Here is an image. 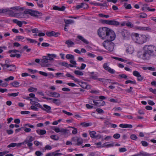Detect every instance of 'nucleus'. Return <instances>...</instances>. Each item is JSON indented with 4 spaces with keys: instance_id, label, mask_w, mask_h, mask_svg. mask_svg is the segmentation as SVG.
I'll use <instances>...</instances> for the list:
<instances>
[{
    "instance_id": "obj_1",
    "label": "nucleus",
    "mask_w": 156,
    "mask_h": 156,
    "mask_svg": "<svg viewBox=\"0 0 156 156\" xmlns=\"http://www.w3.org/2000/svg\"><path fill=\"white\" fill-rule=\"evenodd\" d=\"M27 14H30L31 16L36 17H38L42 15V13L41 12L30 9L26 10L23 12L18 13L17 17L22 18H28Z\"/></svg>"
},
{
    "instance_id": "obj_2",
    "label": "nucleus",
    "mask_w": 156,
    "mask_h": 156,
    "mask_svg": "<svg viewBox=\"0 0 156 156\" xmlns=\"http://www.w3.org/2000/svg\"><path fill=\"white\" fill-rule=\"evenodd\" d=\"M149 37V35L146 36L144 35H139V34L137 33H135L132 37L133 39L136 43L140 44H142L148 41Z\"/></svg>"
},
{
    "instance_id": "obj_3",
    "label": "nucleus",
    "mask_w": 156,
    "mask_h": 156,
    "mask_svg": "<svg viewBox=\"0 0 156 156\" xmlns=\"http://www.w3.org/2000/svg\"><path fill=\"white\" fill-rule=\"evenodd\" d=\"M109 28L104 27L100 28L98 30V34L101 39H105Z\"/></svg>"
},
{
    "instance_id": "obj_4",
    "label": "nucleus",
    "mask_w": 156,
    "mask_h": 156,
    "mask_svg": "<svg viewBox=\"0 0 156 156\" xmlns=\"http://www.w3.org/2000/svg\"><path fill=\"white\" fill-rule=\"evenodd\" d=\"M143 49L152 56H156V48L154 46L145 45L143 48Z\"/></svg>"
},
{
    "instance_id": "obj_5",
    "label": "nucleus",
    "mask_w": 156,
    "mask_h": 156,
    "mask_svg": "<svg viewBox=\"0 0 156 156\" xmlns=\"http://www.w3.org/2000/svg\"><path fill=\"white\" fill-rule=\"evenodd\" d=\"M116 37V35L115 32L109 28L107 34L105 39L106 41H112L114 40Z\"/></svg>"
},
{
    "instance_id": "obj_6",
    "label": "nucleus",
    "mask_w": 156,
    "mask_h": 156,
    "mask_svg": "<svg viewBox=\"0 0 156 156\" xmlns=\"http://www.w3.org/2000/svg\"><path fill=\"white\" fill-rule=\"evenodd\" d=\"M102 45L106 49L110 51H113L114 47V43L109 41H105L102 43Z\"/></svg>"
},
{
    "instance_id": "obj_7",
    "label": "nucleus",
    "mask_w": 156,
    "mask_h": 156,
    "mask_svg": "<svg viewBox=\"0 0 156 156\" xmlns=\"http://www.w3.org/2000/svg\"><path fill=\"white\" fill-rule=\"evenodd\" d=\"M102 22L109 25L113 26H118L120 24L119 23L115 20H102Z\"/></svg>"
},
{
    "instance_id": "obj_8",
    "label": "nucleus",
    "mask_w": 156,
    "mask_h": 156,
    "mask_svg": "<svg viewBox=\"0 0 156 156\" xmlns=\"http://www.w3.org/2000/svg\"><path fill=\"white\" fill-rule=\"evenodd\" d=\"M141 52H139L138 53V55L139 58H141L144 60H148L152 56L148 52H147L145 50H144L142 54V57L140 55Z\"/></svg>"
},
{
    "instance_id": "obj_9",
    "label": "nucleus",
    "mask_w": 156,
    "mask_h": 156,
    "mask_svg": "<svg viewBox=\"0 0 156 156\" xmlns=\"http://www.w3.org/2000/svg\"><path fill=\"white\" fill-rule=\"evenodd\" d=\"M121 33L124 39L127 38L129 36L130 33L127 30L123 29L122 30Z\"/></svg>"
},
{
    "instance_id": "obj_10",
    "label": "nucleus",
    "mask_w": 156,
    "mask_h": 156,
    "mask_svg": "<svg viewBox=\"0 0 156 156\" xmlns=\"http://www.w3.org/2000/svg\"><path fill=\"white\" fill-rule=\"evenodd\" d=\"M1 66L3 67V69H4V67L6 66L7 68H9L10 67H12L13 68L12 69H9V70L10 71H14L16 69V66L14 65H9V64H3L2 63L0 64Z\"/></svg>"
},
{
    "instance_id": "obj_11",
    "label": "nucleus",
    "mask_w": 156,
    "mask_h": 156,
    "mask_svg": "<svg viewBox=\"0 0 156 156\" xmlns=\"http://www.w3.org/2000/svg\"><path fill=\"white\" fill-rule=\"evenodd\" d=\"M93 103L95 106L100 107L104 105L105 104L104 101L102 100H99L98 101H97L96 100H93Z\"/></svg>"
},
{
    "instance_id": "obj_12",
    "label": "nucleus",
    "mask_w": 156,
    "mask_h": 156,
    "mask_svg": "<svg viewBox=\"0 0 156 156\" xmlns=\"http://www.w3.org/2000/svg\"><path fill=\"white\" fill-rule=\"evenodd\" d=\"M104 68L106 70L108 71L109 73L112 74H114L115 73V70L111 69L107 65V63H105L103 65Z\"/></svg>"
},
{
    "instance_id": "obj_13",
    "label": "nucleus",
    "mask_w": 156,
    "mask_h": 156,
    "mask_svg": "<svg viewBox=\"0 0 156 156\" xmlns=\"http://www.w3.org/2000/svg\"><path fill=\"white\" fill-rule=\"evenodd\" d=\"M79 85L83 88L87 89H90L91 88V86L87 84V83L83 82H80Z\"/></svg>"
},
{
    "instance_id": "obj_14",
    "label": "nucleus",
    "mask_w": 156,
    "mask_h": 156,
    "mask_svg": "<svg viewBox=\"0 0 156 156\" xmlns=\"http://www.w3.org/2000/svg\"><path fill=\"white\" fill-rule=\"evenodd\" d=\"M51 107L50 106L46 105H43V107L42 108V110L45 111L47 113H50L51 112Z\"/></svg>"
},
{
    "instance_id": "obj_15",
    "label": "nucleus",
    "mask_w": 156,
    "mask_h": 156,
    "mask_svg": "<svg viewBox=\"0 0 156 156\" xmlns=\"http://www.w3.org/2000/svg\"><path fill=\"white\" fill-rule=\"evenodd\" d=\"M58 64L61 66L66 67L67 68H68L69 66L71 67H76V66H74L72 64H69L65 62H60L58 63Z\"/></svg>"
},
{
    "instance_id": "obj_16",
    "label": "nucleus",
    "mask_w": 156,
    "mask_h": 156,
    "mask_svg": "<svg viewBox=\"0 0 156 156\" xmlns=\"http://www.w3.org/2000/svg\"><path fill=\"white\" fill-rule=\"evenodd\" d=\"M48 95L55 98H58L60 96L59 94L56 92H50V94H48Z\"/></svg>"
},
{
    "instance_id": "obj_17",
    "label": "nucleus",
    "mask_w": 156,
    "mask_h": 156,
    "mask_svg": "<svg viewBox=\"0 0 156 156\" xmlns=\"http://www.w3.org/2000/svg\"><path fill=\"white\" fill-rule=\"evenodd\" d=\"M151 154L149 153L141 152L139 154H134L133 156H151Z\"/></svg>"
},
{
    "instance_id": "obj_18",
    "label": "nucleus",
    "mask_w": 156,
    "mask_h": 156,
    "mask_svg": "<svg viewBox=\"0 0 156 156\" xmlns=\"http://www.w3.org/2000/svg\"><path fill=\"white\" fill-rule=\"evenodd\" d=\"M83 142V140L82 138L78 137L77 140L76 141V145H82Z\"/></svg>"
},
{
    "instance_id": "obj_19",
    "label": "nucleus",
    "mask_w": 156,
    "mask_h": 156,
    "mask_svg": "<svg viewBox=\"0 0 156 156\" xmlns=\"http://www.w3.org/2000/svg\"><path fill=\"white\" fill-rule=\"evenodd\" d=\"M77 38L79 40H81L84 43L86 44H89V42L86 39H84L83 37L81 35H78L77 36Z\"/></svg>"
},
{
    "instance_id": "obj_20",
    "label": "nucleus",
    "mask_w": 156,
    "mask_h": 156,
    "mask_svg": "<svg viewBox=\"0 0 156 156\" xmlns=\"http://www.w3.org/2000/svg\"><path fill=\"white\" fill-rule=\"evenodd\" d=\"M8 13L10 16L17 17V15H18V13H15L12 10L9 9L8 11Z\"/></svg>"
},
{
    "instance_id": "obj_21",
    "label": "nucleus",
    "mask_w": 156,
    "mask_h": 156,
    "mask_svg": "<svg viewBox=\"0 0 156 156\" xmlns=\"http://www.w3.org/2000/svg\"><path fill=\"white\" fill-rule=\"evenodd\" d=\"M66 76L70 77L71 79L73 80L75 82H79V80L78 79L75 78L74 76L70 74L69 73H66Z\"/></svg>"
},
{
    "instance_id": "obj_22",
    "label": "nucleus",
    "mask_w": 156,
    "mask_h": 156,
    "mask_svg": "<svg viewBox=\"0 0 156 156\" xmlns=\"http://www.w3.org/2000/svg\"><path fill=\"white\" fill-rule=\"evenodd\" d=\"M119 126L120 127L122 128H131L133 127L132 125L128 124H120L119 125Z\"/></svg>"
},
{
    "instance_id": "obj_23",
    "label": "nucleus",
    "mask_w": 156,
    "mask_h": 156,
    "mask_svg": "<svg viewBox=\"0 0 156 156\" xmlns=\"http://www.w3.org/2000/svg\"><path fill=\"white\" fill-rule=\"evenodd\" d=\"M90 74L89 75L91 78L94 80H96L98 79V76L97 74H94V72L90 73Z\"/></svg>"
},
{
    "instance_id": "obj_24",
    "label": "nucleus",
    "mask_w": 156,
    "mask_h": 156,
    "mask_svg": "<svg viewBox=\"0 0 156 156\" xmlns=\"http://www.w3.org/2000/svg\"><path fill=\"white\" fill-rule=\"evenodd\" d=\"M89 133L90 135L91 138H96L98 136L95 135L96 133V132L95 131H89Z\"/></svg>"
},
{
    "instance_id": "obj_25",
    "label": "nucleus",
    "mask_w": 156,
    "mask_h": 156,
    "mask_svg": "<svg viewBox=\"0 0 156 156\" xmlns=\"http://www.w3.org/2000/svg\"><path fill=\"white\" fill-rule=\"evenodd\" d=\"M48 62V59L47 56H44L42 57V59L41 60V62L43 63H46Z\"/></svg>"
},
{
    "instance_id": "obj_26",
    "label": "nucleus",
    "mask_w": 156,
    "mask_h": 156,
    "mask_svg": "<svg viewBox=\"0 0 156 156\" xmlns=\"http://www.w3.org/2000/svg\"><path fill=\"white\" fill-rule=\"evenodd\" d=\"M134 51L133 48L131 46H129L127 47L126 49L127 52L129 53V54L132 53Z\"/></svg>"
},
{
    "instance_id": "obj_27",
    "label": "nucleus",
    "mask_w": 156,
    "mask_h": 156,
    "mask_svg": "<svg viewBox=\"0 0 156 156\" xmlns=\"http://www.w3.org/2000/svg\"><path fill=\"white\" fill-rule=\"evenodd\" d=\"M10 85H12L13 87H18L20 85V83L18 82L14 81L10 83Z\"/></svg>"
},
{
    "instance_id": "obj_28",
    "label": "nucleus",
    "mask_w": 156,
    "mask_h": 156,
    "mask_svg": "<svg viewBox=\"0 0 156 156\" xmlns=\"http://www.w3.org/2000/svg\"><path fill=\"white\" fill-rule=\"evenodd\" d=\"M36 131L37 133L40 135L45 134L46 133V130L42 129H37Z\"/></svg>"
},
{
    "instance_id": "obj_29",
    "label": "nucleus",
    "mask_w": 156,
    "mask_h": 156,
    "mask_svg": "<svg viewBox=\"0 0 156 156\" xmlns=\"http://www.w3.org/2000/svg\"><path fill=\"white\" fill-rule=\"evenodd\" d=\"M47 57L48 58V60L52 61L53 60V58H55L56 57V55L55 54H47Z\"/></svg>"
},
{
    "instance_id": "obj_30",
    "label": "nucleus",
    "mask_w": 156,
    "mask_h": 156,
    "mask_svg": "<svg viewBox=\"0 0 156 156\" xmlns=\"http://www.w3.org/2000/svg\"><path fill=\"white\" fill-rule=\"evenodd\" d=\"M137 29H139L140 30H146L149 31L151 30L150 28L149 27H138Z\"/></svg>"
},
{
    "instance_id": "obj_31",
    "label": "nucleus",
    "mask_w": 156,
    "mask_h": 156,
    "mask_svg": "<svg viewBox=\"0 0 156 156\" xmlns=\"http://www.w3.org/2000/svg\"><path fill=\"white\" fill-rule=\"evenodd\" d=\"M66 44L68 45V47H69L70 46H69V45H71L72 46L74 45V42H73V41H71V40L69 39L67 40L65 42Z\"/></svg>"
},
{
    "instance_id": "obj_32",
    "label": "nucleus",
    "mask_w": 156,
    "mask_h": 156,
    "mask_svg": "<svg viewBox=\"0 0 156 156\" xmlns=\"http://www.w3.org/2000/svg\"><path fill=\"white\" fill-rule=\"evenodd\" d=\"M11 9H13V10H20L21 11H23L24 10V8L22 7H20V6H14L12 7L11 8Z\"/></svg>"
},
{
    "instance_id": "obj_33",
    "label": "nucleus",
    "mask_w": 156,
    "mask_h": 156,
    "mask_svg": "<svg viewBox=\"0 0 156 156\" xmlns=\"http://www.w3.org/2000/svg\"><path fill=\"white\" fill-rule=\"evenodd\" d=\"M69 131L67 129H61L60 132L61 133V135H63L68 133Z\"/></svg>"
},
{
    "instance_id": "obj_34",
    "label": "nucleus",
    "mask_w": 156,
    "mask_h": 156,
    "mask_svg": "<svg viewBox=\"0 0 156 156\" xmlns=\"http://www.w3.org/2000/svg\"><path fill=\"white\" fill-rule=\"evenodd\" d=\"M66 58L68 59L74 60V57L73 55L71 54H67L66 55Z\"/></svg>"
},
{
    "instance_id": "obj_35",
    "label": "nucleus",
    "mask_w": 156,
    "mask_h": 156,
    "mask_svg": "<svg viewBox=\"0 0 156 156\" xmlns=\"http://www.w3.org/2000/svg\"><path fill=\"white\" fill-rule=\"evenodd\" d=\"M143 69L144 70H146L147 69H148L149 70L152 71H154L155 70V69L154 68L152 67H143Z\"/></svg>"
},
{
    "instance_id": "obj_36",
    "label": "nucleus",
    "mask_w": 156,
    "mask_h": 156,
    "mask_svg": "<svg viewBox=\"0 0 156 156\" xmlns=\"http://www.w3.org/2000/svg\"><path fill=\"white\" fill-rule=\"evenodd\" d=\"M53 102L57 105H59L61 104L60 101L59 99L56 98L53 100Z\"/></svg>"
},
{
    "instance_id": "obj_37",
    "label": "nucleus",
    "mask_w": 156,
    "mask_h": 156,
    "mask_svg": "<svg viewBox=\"0 0 156 156\" xmlns=\"http://www.w3.org/2000/svg\"><path fill=\"white\" fill-rule=\"evenodd\" d=\"M74 73L76 75L79 76H83V73L79 70H75Z\"/></svg>"
},
{
    "instance_id": "obj_38",
    "label": "nucleus",
    "mask_w": 156,
    "mask_h": 156,
    "mask_svg": "<svg viewBox=\"0 0 156 156\" xmlns=\"http://www.w3.org/2000/svg\"><path fill=\"white\" fill-rule=\"evenodd\" d=\"M50 137L52 139L56 140H57L59 139V137L58 136L54 135L50 136Z\"/></svg>"
},
{
    "instance_id": "obj_39",
    "label": "nucleus",
    "mask_w": 156,
    "mask_h": 156,
    "mask_svg": "<svg viewBox=\"0 0 156 156\" xmlns=\"http://www.w3.org/2000/svg\"><path fill=\"white\" fill-rule=\"evenodd\" d=\"M55 33V31H52L51 32H47L46 33V35L49 37H51L52 36H53L54 35V33Z\"/></svg>"
},
{
    "instance_id": "obj_40",
    "label": "nucleus",
    "mask_w": 156,
    "mask_h": 156,
    "mask_svg": "<svg viewBox=\"0 0 156 156\" xmlns=\"http://www.w3.org/2000/svg\"><path fill=\"white\" fill-rule=\"evenodd\" d=\"M119 78H124L126 79H127V76L125 74H120L118 76Z\"/></svg>"
},
{
    "instance_id": "obj_41",
    "label": "nucleus",
    "mask_w": 156,
    "mask_h": 156,
    "mask_svg": "<svg viewBox=\"0 0 156 156\" xmlns=\"http://www.w3.org/2000/svg\"><path fill=\"white\" fill-rule=\"evenodd\" d=\"M80 125L84 127H87L90 126L91 125L89 123H85V122H82L80 124Z\"/></svg>"
},
{
    "instance_id": "obj_42",
    "label": "nucleus",
    "mask_w": 156,
    "mask_h": 156,
    "mask_svg": "<svg viewBox=\"0 0 156 156\" xmlns=\"http://www.w3.org/2000/svg\"><path fill=\"white\" fill-rule=\"evenodd\" d=\"M26 39L27 40L30 41V43L36 44L37 43V41L34 39H31L30 38H26Z\"/></svg>"
},
{
    "instance_id": "obj_43",
    "label": "nucleus",
    "mask_w": 156,
    "mask_h": 156,
    "mask_svg": "<svg viewBox=\"0 0 156 156\" xmlns=\"http://www.w3.org/2000/svg\"><path fill=\"white\" fill-rule=\"evenodd\" d=\"M65 23L66 24H71L73 22V21L71 20H67L64 19Z\"/></svg>"
},
{
    "instance_id": "obj_44",
    "label": "nucleus",
    "mask_w": 156,
    "mask_h": 156,
    "mask_svg": "<svg viewBox=\"0 0 156 156\" xmlns=\"http://www.w3.org/2000/svg\"><path fill=\"white\" fill-rule=\"evenodd\" d=\"M82 8H83L84 9H87L89 8L88 5L85 3H82Z\"/></svg>"
},
{
    "instance_id": "obj_45",
    "label": "nucleus",
    "mask_w": 156,
    "mask_h": 156,
    "mask_svg": "<svg viewBox=\"0 0 156 156\" xmlns=\"http://www.w3.org/2000/svg\"><path fill=\"white\" fill-rule=\"evenodd\" d=\"M19 92H17L16 93H12L11 94L9 93L8 94V95L9 96H12V97H16L18 95Z\"/></svg>"
},
{
    "instance_id": "obj_46",
    "label": "nucleus",
    "mask_w": 156,
    "mask_h": 156,
    "mask_svg": "<svg viewBox=\"0 0 156 156\" xmlns=\"http://www.w3.org/2000/svg\"><path fill=\"white\" fill-rule=\"evenodd\" d=\"M126 25L129 28H132L133 27V25L130 22H128L126 23Z\"/></svg>"
},
{
    "instance_id": "obj_47",
    "label": "nucleus",
    "mask_w": 156,
    "mask_h": 156,
    "mask_svg": "<svg viewBox=\"0 0 156 156\" xmlns=\"http://www.w3.org/2000/svg\"><path fill=\"white\" fill-rule=\"evenodd\" d=\"M125 83L126 84H127L128 83H133L135 84H136V82L135 80L131 81L130 80H128L126 81Z\"/></svg>"
},
{
    "instance_id": "obj_48",
    "label": "nucleus",
    "mask_w": 156,
    "mask_h": 156,
    "mask_svg": "<svg viewBox=\"0 0 156 156\" xmlns=\"http://www.w3.org/2000/svg\"><path fill=\"white\" fill-rule=\"evenodd\" d=\"M37 88H34V87H30L28 89V90L29 91V92H33V91H37Z\"/></svg>"
},
{
    "instance_id": "obj_49",
    "label": "nucleus",
    "mask_w": 156,
    "mask_h": 156,
    "mask_svg": "<svg viewBox=\"0 0 156 156\" xmlns=\"http://www.w3.org/2000/svg\"><path fill=\"white\" fill-rule=\"evenodd\" d=\"M141 143L144 147H147L148 146V143L146 141H142Z\"/></svg>"
},
{
    "instance_id": "obj_50",
    "label": "nucleus",
    "mask_w": 156,
    "mask_h": 156,
    "mask_svg": "<svg viewBox=\"0 0 156 156\" xmlns=\"http://www.w3.org/2000/svg\"><path fill=\"white\" fill-rule=\"evenodd\" d=\"M52 129L54 130L56 133L60 132V129L58 127H54Z\"/></svg>"
},
{
    "instance_id": "obj_51",
    "label": "nucleus",
    "mask_w": 156,
    "mask_h": 156,
    "mask_svg": "<svg viewBox=\"0 0 156 156\" xmlns=\"http://www.w3.org/2000/svg\"><path fill=\"white\" fill-rule=\"evenodd\" d=\"M140 74V73L137 71H134L133 72V75L136 77L139 76Z\"/></svg>"
},
{
    "instance_id": "obj_52",
    "label": "nucleus",
    "mask_w": 156,
    "mask_h": 156,
    "mask_svg": "<svg viewBox=\"0 0 156 156\" xmlns=\"http://www.w3.org/2000/svg\"><path fill=\"white\" fill-rule=\"evenodd\" d=\"M14 79V77L13 76H10L8 78L5 79V80L6 81H8L9 80H12Z\"/></svg>"
},
{
    "instance_id": "obj_53",
    "label": "nucleus",
    "mask_w": 156,
    "mask_h": 156,
    "mask_svg": "<svg viewBox=\"0 0 156 156\" xmlns=\"http://www.w3.org/2000/svg\"><path fill=\"white\" fill-rule=\"evenodd\" d=\"M17 145L16 143H12L8 145L7 146L8 147H14L16 146Z\"/></svg>"
},
{
    "instance_id": "obj_54",
    "label": "nucleus",
    "mask_w": 156,
    "mask_h": 156,
    "mask_svg": "<svg viewBox=\"0 0 156 156\" xmlns=\"http://www.w3.org/2000/svg\"><path fill=\"white\" fill-rule=\"evenodd\" d=\"M77 136L73 137L72 138V140L73 142L74 143V144L75 145H76V141L77 140Z\"/></svg>"
},
{
    "instance_id": "obj_55",
    "label": "nucleus",
    "mask_w": 156,
    "mask_h": 156,
    "mask_svg": "<svg viewBox=\"0 0 156 156\" xmlns=\"http://www.w3.org/2000/svg\"><path fill=\"white\" fill-rule=\"evenodd\" d=\"M130 138L131 139L135 140L137 139V137L135 134H133L130 136Z\"/></svg>"
},
{
    "instance_id": "obj_56",
    "label": "nucleus",
    "mask_w": 156,
    "mask_h": 156,
    "mask_svg": "<svg viewBox=\"0 0 156 156\" xmlns=\"http://www.w3.org/2000/svg\"><path fill=\"white\" fill-rule=\"evenodd\" d=\"M120 135L119 133H116L113 135V137L115 139H118L120 137Z\"/></svg>"
},
{
    "instance_id": "obj_57",
    "label": "nucleus",
    "mask_w": 156,
    "mask_h": 156,
    "mask_svg": "<svg viewBox=\"0 0 156 156\" xmlns=\"http://www.w3.org/2000/svg\"><path fill=\"white\" fill-rule=\"evenodd\" d=\"M137 80L139 81H140L143 80L144 77L143 76H142L140 74L139 76H137Z\"/></svg>"
},
{
    "instance_id": "obj_58",
    "label": "nucleus",
    "mask_w": 156,
    "mask_h": 156,
    "mask_svg": "<svg viewBox=\"0 0 156 156\" xmlns=\"http://www.w3.org/2000/svg\"><path fill=\"white\" fill-rule=\"evenodd\" d=\"M35 154L37 156H41L43 155V153L41 151H37L35 153Z\"/></svg>"
},
{
    "instance_id": "obj_59",
    "label": "nucleus",
    "mask_w": 156,
    "mask_h": 156,
    "mask_svg": "<svg viewBox=\"0 0 156 156\" xmlns=\"http://www.w3.org/2000/svg\"><path fill=\"white\" fill-rule=\"evenodd\" d=\"M147 15L144 13H140V18H145L147 17Z\"/></svg>"
},
{
    "instance_id": "obj_60",
    "label": "nucleus",
    "mask_w": 156,
    "mask_h": 156,
    "mask_svg": "<svg viewBox=\"0 0 156 156\" xmlns=\"http://www.w3.org/2000/svg\"><path fill=\"white\" fill-rule=\"evenodd\" d=\"M126 3H125L124 5V6H125V8L126 9H130L132 7L130 4H129L126 6Z\"/></svg>"
},
{
    "instance_id": "obj_61",
    "label": "nucleus",
    "mask_w": 156,
    "mask_h": 156,
    "mask_svg": "<svg viewBox=\"0 0 156 156\" xmlns=\"http://www.w3.org/2000/svg\"><path fill=\"white\" fill-rule=\"evenodd\" d=\"M71 127L72 128L74 129H73L72 131V133L73 134H76L77 133V129L72 127Z\"/></svg>"
},
{
    "instance_id": "obj_62",
    "label": "nucleus",
    "mask_w": 156,
    "mask_h": 156,
    "mask_svg": "<svg viewBox=\"0 0 156 156\" xmlns=\"http://www.w3.org/2000/svg\"><path fill=\"white\" fill-rule=\"evenodd\" d=\"M119 150L120 152H123L126 151L127 149L126 148L123 147L119 148Z\"/></svg>"
},
{
    "instance_id": "obj_63",
    "label": "nucleus",
    "mask_w": 156,
    "mask_h": 156,
    "mask_svg": "<svg viewBox=\"0 0 156 156\" xmlns=\"http://www.w3.org/2000/svg\"><path fill=\"white\" fill-rule=\"evenodd\" d=\"M53 156H61L62 155V153H56L55 152H53Z\"/></svg>"
},
{
    "instance_id": "obj_64",
    "label": "nucleus",
    "mask_w": 156,
    "mask_h": 156,
    "mask_svg": "<svg viewBox=\"0 0 156 156\" xmlns=\"http://www.w3.org/2000/svg\"><path fill=\"white\" fill-rule=\"evenodd\" d=\"M96 110L99 113H104V111L101 108H97Z\"/></svg>"
}]
</instances>
